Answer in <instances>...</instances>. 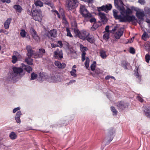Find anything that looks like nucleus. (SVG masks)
Segmentation results:
<instances>
[{
    "instance_id": "nucleus-1",
    "label": "nucleus",
    "mask_w": 150,
    "mask_h": 150,
    "mask_svg": "<svg viewBox=\"0 0 150 150\" xmlns=\"http://www.w3.org/2000/svg\"><path fill=\"white\" fill-rule=\"evenodd\" d=\"M120 12L122 16V18L121 20L122 21H131L136 20V18L134 16L128 15L129 14L132 13V10L129 8H127L125 10L124 7H121L120 9Z\"/></svg>"
},
{
    "instance_id": "nucleus-2",
    "label": "nucleus",
    "mask_w": 150,
    "mask_h": 150,
    "mask_svg": "<svg viewBox=\"0 0 150 150\" xmlns=\"http://www.w3.org/2000/svg\"><path fill=\"white\" fill-rule=\"evenodd\" d=\"M13 72L8 74V79L9 80L15 81L18 76L21 75L23 69L20 67H14L13 68Z\"/></svg>"
},
{
    "instance_id": "nucleus-3",
    "label": "nucleus",
    "mask_w": 150,
    "mask_h": 150,
    "mask_svg": "<svg viewBox=\"0 0 150 150\" xmlns=\"http://www.w3.org/2000/svg\"><path fill=\"white\" fill-rule=\"evenodd\" d=\"M32 14L33 18L34 20L39 22L41 21L42 16L40 10H34L32 12Z\"/></svg>"
},
{
    "instance_id": "nucleus-4",
    "label": "nucleus",
    "mask_w": 150,
    "mask_h": 150,
    "mask_svg": "<svg viewBox=\"0 0 150 150\" xmlns=\"http://www.w3.org/2000/svg\"><path fill=\"white\" fill-rule=\"evenodd\" d=\"M80 11L81 14L85 18H90L92 17V14L89 13L85 7L82 5H81Z\"/></svg>"
},
{
    "instance_id": "nucleus-5",
    "label": "nucleus",
    "mask_w": 150,
    "mask_h": 150,
    "mask_svg": "<svg viewBox=\"0 0 150 150\" xmlns=\"http://www.w3.org/2000/svg\"><path fill=\"white\" fill-rule=\"evenodd\" d=\"M78 1L77 0H68L67 7L69 10H71L77 6Z\"/></svg>"
},
{
    "instance_id": "nucleus-6",
    "label": "nucleus",
    "mask_w": 150,
    "mask_h": 150,
    "mask_svg": "<svg viewBox=\"0 0 150 150\" xmlns=\"http://www.w3.org/2000/svg\"><path fill=\"white\" fill-rule=\"evenodd\" d=\"M61 79L59 76H55L54 75L49 77L48 79V81L50 82L57 83L60 81Z\"/></svg>"
},
{
    "instance_id": "nucleus-7",
    "label": "nucleus",
    "mask_w": 150,
    "mask_h": 150,
    "mask_svg": "<svg viewBox=\"0 0 150 150\" xmlns=\"http://www.w3.org/2000/svg\"><path fill=\"white\" fill-rule=\"evenodd\" d=\"M89 33L87 31L83 30L81 32L79 37L83 40H86L88 35H89Z\"/></svg>"
},
{
    "instance_id": "nucleus-8",
    "label": "nucleus",
    "mask_w": 150,
    "mask_h": 150,
    "mask_svg": "<svg viewBox=\"0 0 150 150\" xmlns=\"http://www.w3.org/2000/svg\"><path fill=\"white\" fill-rule=\"evenodd\" d=\"M112 7L111 4H109L106 5L105 6H103L101 7H99L98 9L99 11H104L107 12L108 10H111Z\"/></svg>"
},
{
    "instance_id": "nucleus-9",
    "label": "nucleus",
    "mask_w": 150,
    "mask_h": 150,
    "mask_svg": "<svg viewBox=\"0 0 150 150\" xmlns=\"http://www.w3.org/2000/svg\"><path fill=\"white\" fill-rule=\"evenodd\" d=\"M62 52L61 50L57 49L54 52V56L57 59H61L63 58Z\"/></svg>"
},
{
    "instance_id": "nucleus-10",
    "label": "nucleus",
    "mask_w": 150,
    "mask_h": 150,
    "mask_svg": "<svg viewBox=\"0 0 150 150\" xmlns=\"http://www.w3.org/2000/svg\"><path fill=\"white\" fill-rule=\"evenodd\" d=\"M124 29H120L116 31L114 35L115 37L117 39H119L123 33Z\"/></svg>"
},
{
    "instance_id": "nucleus-11",
    "label": "nucleus",
    "mask_w": 150,
    "mask_h": 150,
    "mask_svg": "<svg viewBox=\"0 0 150 150\" xmlns=\"http://www.w3.org/2000/svg\"><path fill=\"white\" fill-rule=\"evenodd\" d=\"M136 16L137 17L141 20H143V17L144 16V13L143 10L141 9L136 13Z\"/></svg>"
},
{
    "instance_id": "nucleus-12",
    "label": "nucleus",
    "mask_w": 150,
    "mask_h": 150,
    "mask_svg": "<svg viewBox=\"0 0 150 150\" xmlns=\"http://www.w3.org/2000/svg\"><path fill=\"white\" fill-rule=\"evenodd\" d=\"M45 53V51L43 49H40L39 50V52L38 53H35L34 54V58H40L42 57L43 54Z\"/></svg>"
},
{
    "instance_id": "nucleus-13",
    "label": "nucleus",
    "mask_w": 150,
    "mask_h": 150,
    "mask_svg": "<svg viewBox=\"0 0 150 150\" xmlns=\"http://www.w3.org/2000/svg\"><path fill=\"white\" fill-rule=\"evenodd\" d=\"M30 30L33 38L36 41H38L39 40V37L37 35L34 29L32 28L30 29Z\"/></svg>"
},
{
    "instance_id": "nucleus-14",
    "label": "nucleus",
    "mask_w": 150,
    "mask_h": 150,
    "mask_svg": "<svg viewBox=\"0 0 150 150\" xmlns=\"http://www.w3.org/2000/svg\"><path fill=\"white\" fill-rule=\"evenodd\" d=\"M99 15L101 21L103 23V24H105L107 22V21L105 14L101 12H100L99 13Z\"/></svg>"
},
{
    "instance_id": "nucleus-15",
    "label": "nucleus",
    "mask_w": 150,
    "mask_h": 150,
    "mask_svg": "<svg viewBox=\"0 0 150 150\" xmlns=\"http://www.w3.org/2000/svg\"><path fill=\"white\" fill-rule=\"evenodd\" d=\"M26 49L28 51L27 55L28 57H31L33 55V52L32 50L31 47L29 45H27Z\"/></svg>"
},
{
    "instance_id": "nucleus-16",
    "label": "nucleus",
    "mask_w": 150,
    "mask_h": 150,
    "mask_svg": "<svg viewBox=\"0 0 150 150\" xmlns=\"http://www.w3.org/2000/svg\"><path fill=\"white\" fill-rule=\"evenodd\" d=\"M21 65L23 68L28 73H30L32 71V68L30 66L28 65H25L23 64H22Z\"/></svg>"
},
{
    "instance_id": "nucleus-17",
    "label": "nucleus",
    "mask_w": 150,
    "mask_h": 150,
    "mask_svg": "<svg viewBox=\"0 0 150 150\" xmlns=\"http://www.w3.org/2000/svg\"><path fill=\"white\" fill-rule=\"evenodd\" d=\"M55 65L57 66L59 69H63L65 67V64L62 63H61L59 61H55L54 62Z\"/></svg>"
},
{
    "instance_id": "nucleus-18",
    "label": "nucleus",
    "mask_w": 150,
    "mask_h": 150,
    "mask_svg": "<svg viewBox=\"0 0 150 150\" xmlns=\"http://www.w3.org/2000/svg\"><path fill=\"white\" fill-rule=\"evenodd\" d=\"M113 16L116 19H119L120 22H123V21H121L122 18V15H117V11L116 10H113Z\"/></svg>"
},
{
    "instance_id": "nucleus-19",
    "label": "nucleus",
    "mask_w": 150,
    "mask_h": 150,
    "mask_svg": "<svg viewBox=\"0 0 150 150\" xmlns=\"http://www.w3.org/2000/svg\"><path fill=\"white\" fill-rule=\"evenodd\" d=\"M11 21V19L10 18H8L4 22V26L5 29L9 28V26Z\"/></svg>"
},
{
    "instance_id": "nucleus-20",
    "label": "nucleus",
    "mask_w": 150,
    "mask_h": 150,
    "mask_svg": "<svg viewBox=\"0 0 150 150\" xmlns=\"http://www.w3.org/2000/svg\"><path fill=\"white\" fill-rule=\"evenodd\" d=\"M57 32L56 30L53 29L48 32V35H49V34H50L51 36L55 38L57 36Z\"/></svg>"
},
{
    "instance_id": "nucleus-21",
    "label": "nucleus",
    "mask_w": 150,
    "mask_h": 150,
    "mask_svg": "<svg viewBox=\"0 0 150 150\" xmlns=\"http://www.w3.org/2000/svg\"><path fill=\"white\" fill-rule=\"evenodd\" d=\"M100 57L103 59L106 58L108 56V54H106V52L103 50H100Z\"/></svg>"
},
{
    "instance_id": "nucleus-22",
    "label": "nucleus",
    "mask_w": 150,
    "mask_h": 150,
    "mask_svg": "<svg viewBox=\"0 0 150 150\" xmlns=\"http://www.w3.org/2000/svg\"><path fill=\"white\" fill-rule=\"evenodd\" d=\"M117 106L121 109H123L128 106L127 104H125L123 102H120L117 105Z\"/></svg>"
},
{
    "instance_id": "nucleus-23",
    "label": "nucleus",
    "mask_w": 150,
    "mask_h": 150,
    "mask_svg": "<svg viewBox=\"0 0 150 150\" xmlns=\"http://www.w3.org/2000/svg\"><path fill=\"white\" fill-rule=\"evenodd\" d=\"M145 115L147 117L150 118V107L146 108L144 110Z\"/></svg>"
},
{
    "instance_id": "nucleus-24",
    "label": "nucleus",
    "mask_w": 150,
    "mask_h": 150,
    "mask_svg": "<svg viewBox=\"0 0 150 150\" xmlns=\"http://www.w3.org/2000/svg\"><path fill=\"white\" fill-rule=\"evenodd\" d=\"M47 79L46 76L42 73H40L38 79L39 81H43Z\"/></svg>"
},
{
    "instance_id": "nucleus-25",
    "label": "nucleus",
    "mask_w": 150,
    "mask_h": 150,
    "mask_svg": "<svg viewBox=\"0 0 150 150\" xmlns=\"http://www.w3.org/2000/svg\"><path fill=\"white\" fill-rule=\"evenodd\" d=\"M31 57H28L25 58V61L28 65L33 64V59L31 58Z\"/></svg>"
},
{
    "instance_id": "nucleus-26",
    "label": "nucleus",
    "mask_w": 150,
    "mask_h": 150,
    "mask_svg": "<svg viewBox=\"0 0 150 150\" xmlns=\"http://www.w3.org/2000/svg\"><path fill=\"white\" fill-rule=\"evenodd\" d=\"M75 27H72V29L74 30V31L75 34L76 36H78L79 37L80 34L81 32H80L78 29L76 27V25L75 24Z\"/></svg>"
},
{
    "instance_id": "nucleus-27",
    "label": "nucleus",
    "mask_w": 150,
    "mask_h": 150,
    "mask_svg": "<svg viewBox=\"0 0 150 150\" xmlns=\"http://www.w3.org/2000/svg\"><path fill=\"white\" fill-rule=\"evenodd\" d=\"M14 8L17 12L19 13H21L22 10L21 7L18 5H15L13 6Z\"/></svg>"
},
{
    "instance_id": "nucleus-28",
    "label": "nucleus",
    "mask_w": 150,
    "mask_h": 150,
    "mask_svg": "<svg viewBox=\"0 0 150 150\" xmlns=\"http://www.w3.org/2000/svg\"><path fill=\"white\" fill-rule=\"evenodd\" d=\"M9 137L11 139H14L17 138V135L14 132H12L10 134Z\"/></svg>"
},
{
    "instance_id": "nucleus-29",
    "label": "nucleus",
    "mask_w": 150,
    "mask_h": 150,
    "mask_svg": "<svg viewBox=\"0 0 150 150\" xmlns=\"http://www.w3.org/2000/svg\"><path fill=\"white\" fill-rule=\"evenodd\" d=\"M34 3L36 6H39L41 7L43 6V3L40 0H37L35 1Z\"/></svg>"
},
{
    "instance_id": "nucleus-30",
    "label": "nucleus",
    "mask_w": 150,
    "mask_h": 150,
    "mask_svg": "<svg viewBox=\"0 0 150 150\" xmlns=\"http://www.w3.org/2000/svg\"><path fill=\"white\" fill-rule=\"evenodd\" d=\"M86 40L91 43H93L94 41V38L93 37L90 36L89 34Z\"/></svg>"
},
{
    "instance_id": "nucleus-31",
    "label": "nucleus",
    "mask_w": 150,
    "mask_h": 150,
    "mask_svg": "<svg viewBox=\"0 0 150 150\" xmlns=\"http://www.w3.org/2000/svg\"><path fill=\"white\" fill-rule=\"evenodd\" d=\"M38 75L35 72H33L31 75L30 80H33L35 79L38 77Z\"/></svg>"
},
{
    "instance_id": "nucleus-32",
    "label": "nucleus",
    "mask_w": 150,
    "mask_h": 150,
    "mask_svg": "<svg viewBox=\"0 0 150 150\" xmlns=\"http://www.w3.org/2000/svg\"><path fill=\"white\" fill-rule=\"evenodd\" d=\"M80 50L82 52H85V51H86L88 50L87 48L86 47H84L82 44L80 45Z\"/></svg>"
},
{
    "instance_id": "nucleus-33",
    "label": "nucleus",
    "mask_w": 150,
    "mask_h": 150,
    "mask_svg": "<svg viewBox=\"0 0 150 150\" xmlns=\"http://www.w3.org/2000/svg\"><path fill=\"white\" fill-rule=\"evenodd\" d=\"M76 70L74 69H72L71 71H70V73L71 76L75 77L77 76L76 74Z\"/></svg>"
},
{
    "instance_id": "nucleus-34",
    "label": "nucleus",
    "mask_w": 150,
    "mask_h": 150,
    "mask_svg": "<svg viewBox=\"0 0 150 150\" xmlns=\"http://www.w3.org/2000/svg\"><path fill=\"white\" fill-rule=\"evenodd\" d=\"M104 34L103 38L105 40H108L109 38V32H104Z\"/></svg>"
},
{
    "instance_id": "nucleus-35",
    "label": "nucleus",
    "mask_w": 150,
    "mask_h": 150,
    "mask_svg": "<svg viewBox=\"0 0 150 150\" xmlns=\"http://www.w3.org/2000/svg\"><path fill=\"white\" fill-rule=\"evenodd\" d=\"M135 74L137 76V78L139 80H141V75L139 74L138 72V69L137 68H136L135 69Z\"/></svg>"
},
{
    "instance_id": "nucleus-36",
    "label": "nucleus",
    "mask_w": 150,
    "mask_h": 150,
    "mask_svg": "<svg viewBox=\"0 0 150 150\" xmlns=\"http://www.w3.org/2000/svg\"><path fill=\"white\" fill-rule=\"evenodd\" d=\"M86 60L85 65L86 68H87L89 67L90 60L88 57H86Z\"/></svg>"
},
{
    "instance_id": "nucleus-37",
    "label": "nucleus",
    "mask_w": 150,
    "mask_h": 150,
    "mask_svg": "<svg viewBox=\"0 0 150 150\" xmlns=\"http://www.w3.org/2000/svg\"><path fill=\"white\" fill-rule=\"evenodd\" d=\"M96 66V62H93V64L91 66V69L92 71H94L95 69Z\"/></svg>"
},
{
    "instance_id": "nucleus-38",
    "label": "nucleus",
    "mask_w": 150,
    "mask_h": 150,
    "mask_svg": "<svg viewBox=\"0 0 150 150\" xmlns=\"http://www.w3.org/2000/svg\"><path fill=\"white\" fill-rule=\"evenodd\" d=\"M26 34L27 33L24 30H21L20 35L23 38L25 37L26 35Z\"/></svg>"
},
{
    "instance_id": "nucleus-39",
    "label": "nucleus",
    "mask_w": 150,
    "mask_h": 150,
    "mask_svg": "<svg viewBox=\"0 0 150 150\" xmlns=\"http://www.w3.org/2000/svg\"><path fill=\"white\" fill-rule=\"evenodd\" d=\"M148 37V35L146 32H144L142 36V38L144 40H146V39Z\"/></svg>"
},
{
    "instance_id": "nucleus-40",
    "label": "nucleus",
    "mask_w": 150,
    "mask_h": 150,
    "mask_svg": "<svg viewBox=\"0 0 150 150\" xmlns=\"http://www.w3.org/2000/svg\"><path fill=\"white\" fill-rule=\"evenodd\" d=\"M52 12L54 13L55 15H57L58 17L59 18H61L60 14L58 13V12L56 10L53 9L51 10Z\"/></svg>"
},
{
    "instance_id": "nucleus-41",
    "label": "nucleus",
    "mask_w": 150,
    "mask_h": 150,
    "mask_svg": "<svg viewBox=\"0 0 150 150\" xmlns=\"http://www.w3.org/2000/svg\"><path fill=\"white\" fill-rule=\"evenodd\" d=\"M66 31L67 32V36L68 37H69L70 38L73 37V35L71 34L70 32L68 29V28H66Z\"/></svg>"
},
{
    "instance_id": "nucleus-42",
    "label": "nucleus",
    "mask_w": 150,
    "mask_h": 150,
    "mask_svg": "<svg viewBox=\"0 0 150 150\" xmlns=\"http://www.w3.org/2000/svg\"><path fill=\"white\" fill-rule=\"evenodd\" d=\"M18 58L15 57V56H12V62L13 64L16 63L18 61Z\"/></svg>"
},
{
    "instance_id": "nucleus-43",
    "label": "nucleus",
    "mask_w": 150,
    "mask_h": 150,
    "mask_svg": "<svg viewBox=\"0 0 150 150\" xmlns=\"http://www.w3.org/2000/svg\"><path fill=\"white\" fill-rule=\"evenodd\" d=\"M13 56H15V57L18 59L20 58L21 57V55L18 52L16 51L14 52Z\"/></svg>"
},
{
    "instance_id": "nucleus-44",
    "label": "nucleus",
    "mask_w": 150,
    "mask_h": 150,
    "mask_svg": "<svg viewBox=\"0 0 150 150\" xmlns=\"http://www.w3.org/2000/svg\"><path fill=\"white\" fill-rule=\"evenodd\" d=\"M111 110L113 112V115H116L117 114V111L115 108L113 107H111Z\"/></svg>"
},
{
    "instance_id": "nucleus-45",
    "label": "nucleus",
    "mask_w": 150,
    "mask_h": 150,
    "mask_svg": "<svg viewBox=\"0 0 150 150\" xmlns=\"http://www.w3.org/2000/svg\"><path fill=\"white\" fill-rule=\"evenodd\" d=\"M114 132L115 130L112 128L110 129L108 131V133L110 136L112 135Z\"/></svg>"
},
{
    "instance_id": "nucleus-46",
    "label": "nucleus",
    "mask_w": 150,
    "mask_h": 150,
    "mask_svg": "<svg viewBox=\"0 0 150 150\" xmlns=\"http://www.w3.org/2000/svg\"><path fill=\"white\" fill-rule=\"evenodd\" d=\"M145 59L146 62H149L150 59V55L148 54H147L145 56Z\"/></svg>"
},
{
    "instance_id": "nucleus-47",
    "label": "nucleus",
    "mask_w": 150,
    "mask_h": 150,
    "mask_svg": "<svg viewBox=\"0 0 150 150\" xmlns=\"http://www.w3.org/2000/svg\"><path fill=\"white\" fill-rule=\"evenodd\" d=\"M86 54V52H83L82 54V55H81L82 61L83 62L85 59V57Z\"/></svg>"
},
{
    "instance_id": "nucleus-48",
    "label": "nucleus",
    "mask_w": 150,
    "mask_h": 150,
    "mask_svg": "<svg viewBox=\"0 0 150 150\" xmlns=\"http://www.w3.org/2000/svg\"><path fill=\"white\" fill-rule=\"evenodd\" d=\"M145 11L146 13L148 14L149 16H150V8H145Z\"/></svg>"
},
{
    "instance_id": "nucleus-49",
    "label": "nucleus",
    "mask_w": 150,
    "mask_h": 150,
    "mask_svg": "<svg viewBox=\"0 0 150 150\" xmlns=\"http://www.w3.org/2000/svg\"><path fill=\"white\" fill-rule=\"evenodd\" d=\"M22 115V113L20 111H17L16 114L15 116L17 117H20Z\"/></svg>"
},
{
    "instance_id": "nucleus-50",
    "label": "nucleus",
    "mask_w": 150,
    "mask_h": 150,
    "mask_svg": "<svg viewBox=\"0 0 150 150\" xmlns=\"http://www.w3.org/2000/svg\"><path fill=\"white\" fill-rule=\"evenodd\" d=\"M20 118V117L15 116V119L18 123H21V120Z\"/></svg>"
},
{
    "instance_id": "nucleus-51",
    "label": "nucleus",
    "mask_w": 150,
    "mask_h": 150,
    "mask_svg": "<svg viewBox=\"0 0 150 150\" xmlns=\"http://www.w3.org/2000/svg\"><path fill=\"white\" fill-rule=\"evenodd\" d=\"M131 9L132 10L135 11L136 12V13H137V11H138L140 10V9L137 7L133 6L131 7Z\"/></svg>"
},
{
    "instance_id": "nucleus-52",
    "label": "nucleus",
    "mask_w": 150,
    "mask_h": 150,
    "mask_svg": "<svg viewBox=\"0 0 150 150\" xmlns=\"http://www.w3.org/2000/svg\"><path fill=\"white\" fill-rule=\"evenodd\" d=\"M146 22L148 23V26L150 30L148 31V32L149 33H150V19H147L146 20Z\"/></svg>"
},
{
    "instance_id": "nucleus-53",
    "label": "nucleus",
    "mask_w": 150,
    "mask_h": 150,
    "mask_svg": "<svg viewBox=\"0 0 150 150\" xmlns=\"http://www.w3.org/2000/svg\"><path fill=\"white\" fill-rule=\"evenodd\" d=\"M129 52L131 53L132 54H134L135 52V50L134 48L132 47H131L130 48Z\"/></svg>"
},
{
    "instance_id": "nucleus-54",
    "label": "nucleus",
    "mask_w": 150,
    "mask_h": 150,
    "mask_svg": "<svg viewBox=\"0 0 150 150\" xmlns=\"http://www.w3.org/2000/svg\"><path fill=\"white\" fill-rule=\"evenodd\" d=\"M127 63L126 62H123L122 64V66L124 67L125 69H127Z\"/></svg>"
},
{
    "instance_id": "nucleus-55",
    "label": "nucleus",
    "mask_w": 150,
    "mask_h": 150,
    "mask_svg": "<svg viewBox=\"0 0 150 150\" xmlns=\"http://www.w3.org/2000/svg\"><path fill=\"white\" fill-rule=\"evenodd\" d=\"M21 109L20 107H18L17 108H15L13 109V113H15L17 111L20 110Z\"/></svg>"
},
{
    "instance_id": "nucleus-56",
    "label": "nucleus",
    "mask_w": 150,
    "mask_h": 150,
    "mask_svg": "<svg viewBox=\"0 0 150 150\" xmlns=\"http://www.w3.org/2000/svg\"><path fill=\"white\" fill-rule=\"evenodd\" d=\"M110 78H111L114 79H115V78L113 76H106L105 78V79L107 80L109 79Z\"/></svg>"
},
{
    "instance_id": "nucleus-57",
    "label": "nucleus",
    "mask_w": 150,
    "mask_h": 150,
    "mask_svg": "<svg viewBox=\"0 0 150 150\" xmlns=\"http://www.w3.org/2000/svg\"><path fill=\"white\" fill-rule=\"evenodd\" d=\"M138 100L140 102H142L143 101V99L139 96H138L137 97Z\"/></svg>"
},
{
    "instance_id": "nucleus-58",
    "label": "nucleus",
    "mask_w": 150,
    "mask_h": 150,
    "mask_svg": "<svg viewBox=\"0 0 150 150\" xmlns=\"http://www.w3.org/2000/svg\"><path fill=\"white\" fill-rule=\"evenodd\" d=\"M1 1L3 3L6 2L7 4H9L10 3V0H1Z\"/></svg>"
},
{
    "instance_id": "nucleus-59",
    "label": "nucleus",
    "mask_w": 150,
    "mask_h": 150,
    "mask_svg": "<svg viewBox=\"0 0 150 150\" xmlns=\"http://www.w3.org/2000/svg\"><path fill=\"white\" fill-rule=\"evenodd\" d=\"M118 3V0H114V4L115 6L117 7L118 8L119 6L117 5Z\"/></svg>"
},
{
    "instance_id": "nucleus-60",
    "label": "nucleus",
    "mask_w": 150,
    "mask_h": 150,
    "mask_svg": "<svg viewBox=\"0 0 150 150\" xmlns=\"http://www.w3.org/2000/svg\"><path fill=\"white\" fill-rule=\"evenodd\" d=\"M138 2L141 4H144L145 3L144 0H139Z\"/></svg>"
},
{
    "instance_id": "nucleus-61",
    "label": "nucleus",
    "mask_w": 150,
    "mask_h": 150,
    "mask_svg": "<svg viewBox=\"0 0 150 150\" xmlns=\"http://www.w3.org/2000/svg\"><path fill=\"white\" fill-rule=\"evenodd\" d=\"M96 21V19L95 18H93L90 20V21L91 23L94 22Z\"/></svg>"
},
{
    "instance_id": "nucleus-62",
    "label": "nucleus",
    "mask_w": 150,
    "mask_h": 150,
    "mask_svg": "<svg viewBox=\"0 0 150 150\" xmlns=\"http://www.w3.org/2000/svg\"><path fill=\"white\" fill-rule=\"evenodd\" d=\"M109 26H107L105 28V31L104 32H109Z\"/></svg>"
},
{
    "instance_id": "nucleus-63",
    "label": "nucleus",
    "mask_w": 150,
    "mask_h": 150,
    "mask_svg": "<svg viewBox=\"0 0 150 150\" xmlns=\"http://www.w3.org/2000/svg\"><path fill=\"white\" fill-rule=\"evenodd\" d=\"M58 43L60 45V47H62V46L63 44L61 41H58Z\"/></svg>"
},
{
    "instance_id": "nucleus-64",
    "label": "nucleus",
    "mask_w": 150,
    "mask_h": 150,
    "mask_svg": "<svg viewBox=\"0 0 150 150\" xmlns=\"http://www.w3.org/2000/svg\"><path fill=\"white\" fill-rule=\"evenodd\" d=\"M134 39V38H132L130 40L128 41V43H131L132 42H133Z\"/></svg>"
}]
</instances>
